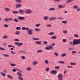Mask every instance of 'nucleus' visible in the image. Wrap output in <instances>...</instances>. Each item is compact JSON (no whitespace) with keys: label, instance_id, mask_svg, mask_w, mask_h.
<instances>
[{"label":"nucleus","instance_id":"30","mask_svg":"<svg viewBox=\"0 0 80 80\" xmlns=\"http://www.w3.org/2000/svg\"><path fill=\"white\" fill-rule=\"evenodd\" d=\"M0 73L1 75H2L4 76V77H5V76H6V74L4 72H1Z\"/></svg>","mask_w":80,"mask_h":80},{"label":"nucleus","instance_id":"22","mask_svg":"<svg viewBox=\"0 0 80 80\" xmlns=\"http://www.w3.org/2000/svg\"><path fill=\"white\" fill-rule=\"evenodd\" d=\"M32 39L34 40H40V38H32Z\"/></svg>","mask_w":80,"mask_h":80},{"label":"nucleus","instance_id":"33","mask_svg":"<svg viewBox=\"0 0 80 80\" xmlns=\"http://www.w3.org/2000/svg\"><path fill=\"white\" fill-rule=\"evenodd\" d=\"M55 2H60L62 0H54Z\"/></svg>","mask_w":80,"mask_h":80},{"label":"nucleus","instance_id":"26","mask_svg":"<svg viewBox=\"0 0 80 80\" xmlns=\"http://www.w3.org/2000/svg\"><path fill=\"white\" fill-rule=\"evenodd\" d=\"M18 78L19 80H23V77H22V76L18 77Z\"/></svg>","mask_w":80,"mask_h":80},{"label":"nucleus","instance_id":"23","mask_svg":"<svg viewBox=\"0 0 80 80\" xmlns=\"http://www.w3.org/2000/svg\"><path fill=\"white\" fill-rule=\"evenodd\" d=\"M44 62L45 64H48L49 63V62H48V60L47 59L45 60Z\"/></svg>","mask_w":80,"mask_h":80},{"label":"nucleus","instance_id":"51","mask_svg":"<svg viewBox=\"0 0 80 80\" xmlns=\"http://www.w3.org/2000/svg\"><path fill=\"white\" fill-rule=\"evenodd\" d=\"M54 55H56V56H58V53L57 52H55L54 53Z\"/></svg>","mask_w":80,"mask_h":80},{"label":"nucleus","instance_id":"38","mask_svg":"<svg viewBox=\"0 0 80 80\" xmlns=\"http://www.w3.org/2000/svg\"><path fill=\"white\" fill-rule=\"evenodd\" d=\"M76 64V63L75 62H71L70 63V65H75Z\"/></svg>","mask_w":80,"mask_h":80},{"label":"nucleus","instance_id":"54","mask_svg":"<svg viewBox=\"0 0 80 80\" xmlns=\"http://www.w3.org/2000/svg\"><path fill=\"white\" fill-rule=\"evenodd\" d=\"M21 58H22V60H24V59L25 58V56H21Z\"/></svg>","mask_w":80,"mask_h":80},{"label":"nucleus","instance_id":"43","mask_svg":"<svg viewBox=\"0 0 80 80\" xmlns=\"http://www.w3.org/2000/svg\"><path fill=\"white\" fill-rule=\"evenodd\" d=\"M46 27H52V25L51 24H47L46 25Z\"/></svg>","mask_w":80,"mask_h":80},{"label":"nucleus","instance_id":"1","mask_svg":"<svg viewBox=\"0 0 80 80\" xmlns=\"http://www.w3.org/2000/svg\"><path fill=\"white\" fill-rule=\"evenodd\" d=\"M73 44L80 45V38L78 39H74L73 40Z\"/></svg>","mask_w":80,"mask_h":80},{"label":"nucleus","instance_id":"19","mask_svg":"<svg viewBox=\"0 0 80 80\" xmlns=\"http://www.w3.org/2000/svg\"><path fill=\"white\" fill-rule=\"evenodd\" d=\"M52 39H56L57 38V36H53L51 37Z\"/></svg>","mask_w":80,"mask_h":80},{"label":"nucleus","instance_id":"46","mask_svg":"<svg viewBox=\"0 0 80 80\" xmlns=\"http://www.w3.org/2000/svg\"><path fill=\"white\" fill-rule=\"evenodd\" d=\"M16 30H21V28L20 27H17L16 28Z\"/></svg>","mask_w":80,"mask_h":80},{"label":"nucleus","instance_id":"64","mask_svg":"<svg viewBox=\"0 0 80 80\" xmlns=\"http://www.w3.org/2000/svg\"><path fill=\"white\" fill-rule=\"evenodd\" d=\"M80 11V8H79L77 9V12H79Z\"/></svg>","mask_w":80,"mask_h":80},{"label":"nucleus","instance_id":"13","mask_svg":"<svg viewBox=\"0 0 80 80\" xmlns=\"http://www.w3.org/2000/svg\"><path fill=\"white\" fill-rule=\"evenodd\" d=\"M22 30H28V28H26L25 27H23L22 28Z\"/></svg>","mask_w":80,"mask_h":80},{"label":"nucleus","instance_id":"18","mask_svg":"<svg viewBox=\"0 0 80 80\" xmlns=\"http://www.w3.org/2000/svg\"><path fill=\"white\" fill-rule=\"evenodd\" d=\"M7 77H8V78H10L11 79H12L13 78V77L12 76L9 75H7Z\"/></svg>","mask_w":80,"mask_h":80},{"label":"nucleus","instance_id":"15","mask_svg":"<svg viewBox=\"0 0 80 80\" xmlns=\"http://www.w3.org/2000/svg\"><path fill=\"white\" fill-rule=\"evenodd\" d=\"M58 7L60 8H65V6L62 5H58Z\"/></svg>","mask_w":80,"mask_h":80},{"label":"nucleus","instance_id":"41","mask_svg":"<svg viewBox=\"0 0 80 80\" xmlns=\"http://www.w3.org/2000/svg\"><path fill=\"white\" fill-rule=\"evenodd\" d=\"M35 26L37 27H40V23L37 24H36Z\"/></svg>","mask_w":80,"mask_h":80},{"label":"nucleus","instance_id":"11","mask_svg":"<svg viewBox=\"0 0 80 80\" xmlns=\"http://www.w3.org/2000/svg\"><path fill=\"white\" fill-rule=\"evenodd\" d=\"M49 17L48 16H46L43 17V19L44 20H47L48 19Z\"/></svg>","mask_w":80,"mask_h":80},{"label":"nucleus","instance_id":"32","mask_svg":"<svg viewBox=\"0 0 80 80\" xmlns=\"http://www.w3.org/2000/svg\"><path fill=\"white\" fill-rule=\"evenodd\" d=\"M67 55V54L66 53H63L61 54L62 57H65Z\"/></svg>","mask_w":80,"mask_h":80},{"label":"nucleus","instance_id":"42","mask_svg":"<svg viewBox=\"0 0 80 80\" xmlns=\"http://www.w3.org/2000/svg\"><path fill=\"white\" fill-rule=\"evenodd\" d=\"M5 10H6V11H7V12H8V11H9V10H10L9 8H5Z\"/></svg>","mask_w":80,"mask_h":80},{"label":"nucleus","instance_id":"24","mask_svg":"<svg viewBox=\"0 0 80 80\" xmlns=\"http://www.w3.org/2000/svg\"><path fill=\"white\" fill-rule=\"evenodd\" d=\"M55 10V8H49L48 9V10H49V11H53V10Z\"/></svg>","mask_w":80,"mask_h":80},{"label":"nucleus","instance_id":"29","mask_svg":"<svg viewBox=\"0 0 80 80\" xmlns=\"http://www.w3.org/2000/svg\"><path fill=\"white\" fill-rule=\"evenodd\" d=\"M48 35L51 36L53 35H54V33L53 32H49L48 33Z\"/></svg>","mask_w":80,"mask_h":80},{"label":"nucleus","instance_id":"59","mask_svg":"<svg viewBox=\"0 0 80 80\" xmlns=\"http://www.w3.org/2000/svg\"><path fill=\"white\" fill-rule=\"evenodd\" d=\"M43 43L44 45H47V42L46 41H44Z\"/></svg>","mask_w":80,"mask_h":80},{"label":"nucleus","instance_id":"53","mask_svg":"<svg viewBox=\"0 0 80 80\" xmlns=\"http://www.w3.org/2000/svg\"><path fill=\"white\" fill-rule=\"evenodd\" d=\"M62 41L63 42H67V39H62Z\"/></svg>","mask_w":80,"mask_h":80},{"label":"nucleus","instance_id":"39","mask_svg":"<svg viewBox=\"0 0 80 80\" xmlns=\"http://www.w3.org/2000/svg\"><path fill=\"white\" fill-rule=\"evenodd\" d=\"M11 67H16V65L15 64L12 63L11 64Z\"/></svg>","mask_w":80,"mask_h":80},{"label":"nucleus","instance_id":"48","mask_svg":"<svg viewBox=\"0 0 80 80\" xmlns=\"http://www.w3.org/2000/svg\"><path fill=\"white\" fill-rule=\"evenodd\" d=\"M20 34V31H17L16 32V35H19Z\"/></svg>","mask_w":80,"mask_h":80},{"label":"nucleus","instance_id":"34","mask_svg":"<svg viewBox=\"0 0 80 80\" xmlns=\"http://www.w3.org/2000/svg\"><path fill=\"white\" fill-rule=\"evenodd\" d=\"M67 21H62V23L64 24H66L67 23Z\"/></svg>","mask_w":80,"mask_h":80},{"label":"nucleus","instance_id":"16","mask_svg":"<svg viewBox=\"0 0 80 80\" xmlns=\"http://www.w3.org/2000/svg\"><path fill=\"white\" fill-rule=\"evenodd\" d=\"M37 52L38 53H43V51H42V50L40 49L37 51Z\"/></svg>","mask_w":80,"mask_h":80},{"label":"nucleus","instance_id":"17","mask_svg":"<svg viewBox=\"0 0 80 80\" xmlns=\"http://www.w3.org/2000/svg\"><path fill=\"white\" fill-rule=\"evenodd\" d=\"M15 2L17 3H21L22 2V0H15Z\"/></svg>","mask_w":80,"mask_h":80},{"label":"nucleus","instance_id":"56","mask_svg":"<svg viewBox=\"0 0 80 80\" xmlns=\"http://www.w3.org/2000/svg\"><path fill=\"white\" fill-rule=\"evenodd\" d=\"M57 19H58V20H63V18H57Z\"/></svg>","mask_w":80,"mask_h":80},{"label":"nucleus","instance_id":"20","mask_svg":"<svg viewBox=\"0 0 80 80\" xmlns=\"http://www.w3.org/2000/svg\"><path fill=\"white\" fill-rule=\"evenodd\" d=\"M78 5H74L73 6V8L75 9H77L78 8Z\"/></svg>","mask_w":80,"mask_h":80},{"label":"nucleus","instance_id":"8","mask_svg":"<svg viewBox=\"0 0 80 80\" xmlns=\"http://www.w3.org/2000/svg\"><path fill=\"white\" fill-rule=\"evenodd\" d=\"M22 6V5L21 4L19 3L16 5V8H20Z\"/></svg>","mask_w":80,"mask_h":80},{"label":"nucleus","instance_id":"3","mask_svg":"<svg viewBox=\"0 0 80 80\" xmlns=\"http://www.w3.org/2000/svg\"><path fill=\"white\" fill-rule=\"evenodd\" d=\"M24 12L27 14H31L32 13V11L29 9H25Z\"/></svg>","mask_w":80,"mask_h":80},{"label":"nucleus","instance_id":"31","mask_svg":"<svg viewBox=\"0 0 80 80\" xmlns=\"http://www.w3.org/2000/svg\"><path fill=\"white\" fill-rule=\"evenodd\" d=\"M13 21H14V22H18V19L17 18H14L13 19Z\"/></svg>","mask_w":80,"mask_h":80},{"label":"nucleus","instance_id":"6","mask_svg":"<svg viewBox=\"0 0 80 80\" xmlns=\"http://www.w3.org/2000/svg\"><path fill=\"white\" fill-rule=\"evenodd\" d=\"M15 45H17L18 47H20V46H22L23 44L22 43H19L18 42H16L15 43Z\"/></svg>","mask_w":80,"mask_h":80},{"label":"nucleus","instance_id":"50","mask_svg":"<svg viewBox=\"0 0 80 80\" xmlns=\"http://www.w3.org/2000/svg\"><path fill=\"white\" fill-rule=\"evenodd\" d=\"M68 68H73V67L72 66H68Z\"/></svg>","mask_w":80,"mask_h":80},{"label":"nucleus","instance_id":"49","mask_svg":"<svg viewBox=\"0 0 80 80\" xmlns=\"http://www.w3.org/2000/svg\"><path fill=\"white\" fill-rule=\"evenodd\" d=\"M8 20H10L11 22L13 21V18H8Z\"/></svg>","mask_w":80,"mask_h":80},{"label":"nucleus","instance_id":"36","mask_svg":"<svg viewBox=\"0 0 80 80\" xmlns=\"http://www.w3.org/2000/svg\"><path fill=\"white\" fill-rule=\"evenodd\" d=\"M3 55L4 57H10V55L7 54H5L4 55Z\"/></svg>","mask_w":80,"mask_h":80},{"label":"nucleus","instance_id":"44","mask_svg":"<svg viewBox=\"0 0 80 80\" xmlns=\"http://www.w3.org/2000/svg\"><path fill=\"white\" fill-rule=\"evenodd\" d=\"M63 32L64 33H65L66 34L67 33V32H68L66 30H63Z\"/></svg>","mask_w":80,"mask_h":80},{"label":"nucleus","instance_id":"58","mask_svg":"<svg viewBox=\"0 0 80 80\" xmlns=\"http://www.w3.org/2000/svg\"><path fill=\"white\" fill-rule=\"evenodd\" d=\"M14 41H15V42H19L20 40L18 39H14Z\"/></svg>","mask_w":80,"mask_h":80},{"label":"nucleus","instance_id":"14","mask_svg":"<svg viewBox=\"0 0 80 80\" xmlns=\"http://www.w3.org/2000/svg\"><path fill=\"white\" fill-rule=\"evenodd\" d=\"M17 75H18V76H19V77H22V73H21L20 72H18L17 73Z\"/></svg>","mask_w":80,"mask_h":80},{"label":"nucleus","instance_id":"10","mask_svg":"<svg viewBox=\"0 0 80 80\" xmlns=\"http://www.w3.org/2000/svg\"><path fill=\"white\" fill-rule=\"evenodd\" d=\"M36 44H38V45H41L42 44V41H37L35 42Z\"/></svg>","mask_w":80,"mask_h":80},{"label":"nucleus","instance_id":"7","mask_svg":"<svg viewBox=\"0 0 80 80\" xmlns=\"http://www.w3.org/2000/svg\"><path fill=\"white\" fill-rule=\"evenodd\" d=\"M18 19L20 20H25V18L24 17L19 16L18 17Z\"/></svg>","mask_w":80,"mask_h":80},{"label":"nucleus","instance_id":"4","mask_svg":"<svg viewBox=\"0 0 80 80\" xmlns=\"http://www.w3.org/2000/svg\"><path fill=\"white\" fill-rule=\"evenodd\" d=\"M53 49V46H49L48 47H46L45 48L46 50H50V49L52 50V49Z\"/></svg>","mask_w":80,"mask_h":80},{"label":"nucleus","instance_id":"63","mask_svg":"<svg viewBox=\"0 0 80 80\" xmlns=\"http://www.w3.org/2000/svg\"><path fill=\"white\" fill-rule=\"evenodd\" d=\"M50 69L49 68H46V71H47V72H48V70H49V69Z\"/></svg>","mask_w":80,"mask_h":80},{"label":"nucleus","instance_id":"9","mask_svg":"<svg viewBox=\"0 0 80 80\" xmlns=\"http://www.w3.org/2000/svg\"><path fill=\"white\" fill-rule=\"evenodd\" d=\"M57 73V71L56 70L52 71L51 72V73H52L54 75H55Z\"/></svg>","mask_w":80,"mask_h":80},{"label":"nucleus","instance_id":"45","mask_svg":"<svg viewBox=\"0 0 80 80\" xmlns=\"http://www.w3.org/2000/svg\"><path fill=\"white\" fill-rule=\"evenodd\" d=\"M8 47H9L10 48V47H12V48H14L15 47H14L13 46H12V45H8Z\"/></svg>","mask_w":80,"mask_h":80},{"label":"nucleus","instance_id":"27","mask_svg":"<svg viewBox=\"0 0 80 80\" xmlns=\"http://www.w3.org/2000/svg\"><path fill=\"white\" fill-rule=\"evenodd\" d=\"M38 63V62H37V61H35L33 62L32 64L33 65H37V64Z\"/></svg>","mask_w":80,"mask_h":80},{"label":"nucleus","instance_id":"60","mask_svg":"<svg viewBox=\"0 0 80 80\" xmlns=\"http://www.w3.org/2000/svg\"><path fill=\"white\" fill-rule=\"evenodd\" d=\"M11 53H12V54H13V55H15L16 54V53L15 52H13L12 51H11Z\"/></svg>","mask_w":80,"mask_h":80},{"label":"nucleus","instance_id":"57","mask_svg":"<svg viewBox=\"0 0 80 80\" xmlns=\"http://www.w3.org/2000/svg\"><path fill=\"white\" fill-rule=\"evenodd\" d=\"M20 53H26V52L23 51H21Z\"/></svg>","mask_w":80,"mask_h":80},{"label":"nucleus","instance_id":"25","mask_svg":"<svg viewBox=\"0 0 80 80\" xmlns=\"http://www.w3.org/2000/svg\"><path fill=\"white\" fill-rule=\"evenodd\" d=\"M12 13L13 14H15L16 13H18V11H12Z\"/></svg>","mask_w":80,"mask_h":80},{"label":"nucleus","instance_id":"62","mask_svg":"<svg viewBox=\"0 0 80 80\" xmlns=\"http://www.w3.org/2000/svg\"><path fill=\"white\" fill-rule=\"evenodd\" d=\"M0 50H5V49L1 47H0Z\"/></svg>","mask_w":80,"mask_h":80},{"label":"nucleus","instance_id":"61","mask_svg":"<svg viewBox=\"0 0 80 80\" xmlns=\"http://www.w3.org/2000/svg\"><path fill=\"white\" fill-rule=\"evenodd\" d=\"M3 38L4 39H7V36H5L3 37Z\"/></svg>","mask_w":80,"mask_h":80},{"label":"nucleus","instance_id":"2","mask_svg":"<svg viewBox=\"0 0 80 80\" xmlns=\"http://www.w3.org/2000/svg\"><path fill=\"white\" fill-rule=\"evenodd\" d=\"M28 29L27 30V32H28V35H33V30L32 29L29 28H28Z\"/></svg>","mask_w":80,"mask_h":80},{"label":"nucleus","instance_id":"28","mask_svg":"<svg viewBox=\"0 0 80 80\" xmlns=\"http://www.w3.org/2000/svg\"><path fill=\"white\" fill-rule=\"evenodd\" d=\"M35 31H36L37 32H39V31L40 30V28H35Z\"/></svg>","mask_w":80,"mask_h":80},{"label":"nucleus","instance_id":"40","mask_svg":"<svg viewBox=\"0 0 80 80\" xmlns=\"http://www.w3.org/2000/svg\"><path fill=\"white\" fill-rule=\"evenodd\" d=\"M58 62L59 63H62V64H63V63H64V62H63V61H59Z\"/></svg>","mask_w":80,"mask_h":80},{"label":"nucleus","instance_id":"35","mask_svg":"<svg viewBox=\"0 0 80 80\" xmlns=\"http://www.w3.org/2000/svg\"><path fill=\"white\" fill-rule=\"evenodd\" d=\"M26 69L27 70H29V71H31L32 70V69H31V68L30 67H28Z\"/></svg>","mask_w":80,"mask_h":80},{"label":"nucleus","instance_id":"37","mask_svg":"<svg viewBox=\"0 0 80 80\" xmlns=\"http://www.w3.org/2000/svg\"><path fill=\"white\" fill-rule=\"evenodd\" d=\"M74 37H75L76 38H78V35L77 34H75L74 35Z\"/></svg>","mask_w":80,"mask_h":80},{"label":"nucleus","instance_id":"55","mask_svg":"<svg viewBox=\"0 0 80 80\" xmlns=\"http://www.w3.org/2000/svg\"><path fill=\"white\" fill-rule=\"evenodd\" d=\"M59 66H56L55 67V68H56V69H57V70H58V69H59Z\"/></svg>","mask_w":80,"mask_h":80},{"label":"nucleus","instance_id":"21","mask_svg":"<svg viewBox=\"0 0 80 80\" xmlns=\"http://www.w3.org/2000/svg\"><path fill=\"white\" fill-rule=\"evenodd\" d=\"M73 0H68L66 1V3H70L72 2H73Z\"/></svg>","mask_w":80,"mask_h":80},{"label":"nucleus","instance_id":"12","mask_svg":"<svg viewBox=\"0 0 80 80\" xmlns=\"http://www.w3.org/2000/svg\"><path fill=\"white\" fill-rule=\"evenodd\" d=\"M19 12L21 14H23L24 13V10L23 9H20L19 10Z\"/></svg>","mask_w":80,"mask_h":80},{"label":"nucleus","instance_id":"47","mask_svg":"<svg viewBox=\"0 0 80 80\" xmlns=\"http://www.w3.org/2000/svg\"><path fill=\"white\" fill-rule=\"evenodd\" d=\"M5 22H8L9 21L8 18H6L4 19Z\"/></svg>","mask_w":80,"mask_h":80},{"label":"nucleus","instance_id":"52","mask_svg":"<svg viewBox=\"0 0 80 80\" xmlns=\"http://www.w3.org/2000/svg\"><path fill=\"white\" fill-rule=\"evenodd\" d=\"M4 27L7 28L8 27V25H7V24H5L4 25Z\"/></svg>","mask_w":80,"mask_h":80},{"label":"nucleus","instance_id":"5","mask_svg":"<svg viewBox=\"0 0 80 80\" xmlns=\"http://www.w3.org/2000/svg\"><path fill=\"white\" fill-rule=\"evenodd\" d=\"M57 19V18L56 17H51L49 18V20L51 21H52L53 20H55Z\"/></svg>","mask_w":80,"mask_h":80}]
</instances>
